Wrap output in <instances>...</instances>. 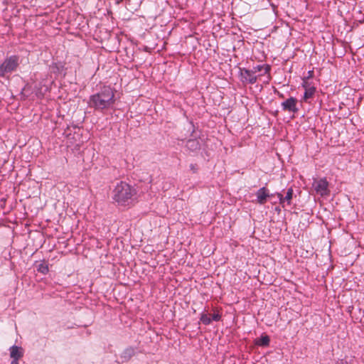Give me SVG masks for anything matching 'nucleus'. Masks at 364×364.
<instances>
[{"label": "nucleus", "mask_w": 364, "mask_h": 364, "mask_svg": "<svg viewBox=\"0 0 364 364\" xmlns=\"http://www.w3.org/2000/svg\"><path fill=\"white\" fill-rule=\"evenodd\" d=\"M262 70H264V73H267L270 70V67L268 65H257L256 67H254L252 69V70L255 71V73L257 72H260Z\"/></svg>", "instance_id": "14"}, {"label": "nucleus", "mask_w": 364, "mask_h": 364, "mask_svg": "<svg viewBox=\"0 0 364 364\" xmlns=\"http://www.w3.org/2000/svg\"><path fill=\"white\" fill-rule=\"evenodd\" d=\"M297 100L295 97H291L287 100L282 102V107L284 111L296 113L299 109L296 107Z\"/></svg>", "instance_id": "5"}, {"label": "nucleus", "mask_w": 364, "mask_h": 364, "mask_svg": "<svg viewBox=\"0 0 364 364\" xmlns=\"http://www.w3.org/2000/svg\"><path fill=\"white\" fill-rule=\"evenodd\" d=\"M186 146L191 151H196L200 149V143L196 139L188 140Z\"/></svg>", "instance_id": "12"}, {"label": "nucleus", "mask_w": 364, "mask_h": 364, "mask_svg": "<svg viewBox=\"0 0 364 364\" xmlns=\"http://www.w3.org/2000/svg\"><path fill=\"white\" fill-rule=\"evenodd\" d=\"M19 65V57L11 55L5 59L0 65V76L5 77L7 73H11L16 70Z\"/></svg>", "instance_id": "3"}, {"label": "nucleus", "mask_w": 364, "mask_h": 364, "mask_svg": "<svg viewBox=\"0 0 364 364\" xmlns=\"http://www.w3.org/2000/svg\"><path fill=\"white\" fill-rule=\"evenodd\" d=\"M293 196V189L290 188L287 190V195L285 197H283L282 193H277V197L279 199V202L281 204H283L284 202H287L289 205L291 204V200L292 199Z\"/></svg>", "instance_id": "11"}, {"label": "nucleus", "mask_w": 364, "mask_h": 364, "mask_svg": "<svg viewBox=\"0 0 364 364\" xmlns=\"http://www.w3.org/2000/svg\"><path fill=\"white\" fill-rule=\"evenodd\" d=\"M257 201L260 204H264L269 197L268 190L263 187L259 188L257 193Z\"/></svg>", "instance_id": "9"}, {"label": "nucleus", "mask_w": 364, "mask_h": 364, "mask_svg": "<svg viewBox=\"0 0 364 364\" xmlns=\"http://www.w3.org/2000/svg\"><path fill=\"white\" fill-rule=\"evenodd\" d=\"M135 348L132 347L127 348L121 353L119 357L120 360H119L118 363H120L128 362L135 355Z\"/></svg>", "instance_id": "7"}, {"label": "nucleus", "mask_w": 364, "mask_h": 364, "mask_svg": "<svg viewBox=\"0 0 364 364\" xmlns=\"http://www.w3.org/2000/svg\"><path fill=\"white\" fill-rule=\"evenodd\" d=\"M200 320L205 325H209L211 323V318L206 314H202Z\"/></svg>", "instance_id": "16"}, {"label": "nucleus", "mask_w": 364, "mask_h": 364, "mask_svg": "<svg viewBox=\"0 0 364 364\" xmlns=\"http://www.w3.org/2000/svg\"><path fill=\"white\" fill-rule=\"evenodd\" d=\"M328 183L326 178H321L317 181H315L314 183L315 191L318 194H320L321 196L328 195L329 191L328 189Z\"/></svg>", "instance_id": "4"}, {"label": "nucleus", "mask_w": 364, "mask_h": 364, "mask_svg": "<svg viewBox=\"0 0 364 364\" xmlns=\"http://www.w3.org/2000/svg\"><path fill=\"white\" fill-rule=\"evenodd\" d=\"M190 168L191 170L193 172V173H196L197 172V170H198V166L196 164H191L190 165Z\"/></svg>", "instance_id": "18"}, {"label": "nucleus", "mask_w": 364, "mask_h": 364, "mask_svg": "<svg viewBox=\"0 0 364 364\" xmlns=\"http://www.w3.org/2000/svg\"><path fill=\"white\" fill-rule=\"evenodd\" d=\"M37 270L39 272L46 274L48 272L49 269L48 264H46V263H41L40 264H38Z\"/></svg>", "instance_id": "15"}, {"label": "nucleus", "mask_w": 364, "mask_h": 364, "mask_svg": "<svg viewBox=\"0 0 364 364\" xmlns=\"http://www.w3.org/2000/svg\"><path fill=\"white\" fill-rule=\"evenodd\" d=\"M114 93L110 87H104L90 97L89 106L97 110L109 109L114 103Z\"/></svg>", "instance_id": "1"}, {"label": "nucleus", "mask_w": 364, "mask_h": 364, "mask_svg": "<svg viewBox=\"0 0 364 364\" xmlns=\"http://www.w3.org/2000/svg\"><path fill=\"white\" fill-rule=\"evenodd\" d=\"M221 318V316L219 314H214L212 316V319L215 321H220Z\"/></svg>", "instance_id": "17"}, {"label": "nucleus", "mask_w": 364, "mask_h": 364, "mask_svg": "<svg viewBox=\"0 0 364 364\" xmlns=\"http://www.w3.org/2000/svg\"><path fill=\"white\" fill-rule=\"evenodd\" d=\"M23 355V349L17 346H13L10 348V356L13 359H20Z\"/></svg>", "instance_id": "10"}, {"label": "nucleus", "mask_w": 364, "mask_h": 364, "mask_svg": "<svg viewBox=\"0 0 364 364\" xmlns=\"http://www.w3.org/2000/svg\"><path fill=\"white\" fill-rule=\"evenodd\" d=\"M270 342V338L267 335L262 336L255 341V343L259 346H268Z\"/></svg>", "instance_id": "13"}, {"label": "nucleus", "mask_w": 364, "mask_h": 364, "mask_svg": "<svg viewBox=\"0 0 364 364\" xmlns=\"http://www.w3.org/2000/svg\"><path fill=\"white\" fill-rule=\"evenodd\" d=\"M255 71L243 68L241 70V77L242 79L250 84H255L257 82V77L255 75Z\"/></svg>", "instance_id": "6"}, {"label": "nucleus", "mask_w": 364, "mask_h": 364, "mask_svg": "<svg viewBox=\"0 0 364 364\" xmlns=\"http://www.w3.org/2000/svg\"><path fill=\"white\" fill-rule=\"evenodd\" d=\"M18 360L19 359H13L11 364H18Z\"/></svg>", "instance_id": "19"}, {"label": "nucleus", "mask_w": 364, "mask_h": 364, "mask_svg": "<svg viewBox=\"0 0 364 364\" xmlns=\"http://www.w3.org/2000/svg\"><path fill=\"white\" fill-rule=\"evenodd\" d=\"M113 199L119 205H128L132 203L133 197L136 194V189L126 182L117 183L113 190Z\"/></svg>", "instance_id": "2"}, {"label": "nucleus", "mask_w": 364, "mask_h": 364, "mask_svg": "<svg viewBox=\"0 0 364 364\" xmlns=\"http://www.w3.org/2000/svg\"><path fill=\"white\" fill-rule=\"evenodd\" d=\"M303 87L305 88L304 100L306 102L309 99L311 98L314 96L316 92V88L313 86H310L309 85H308L306 82H304Z\"/></svg>", "instance_id": "8"}]
</instances>
